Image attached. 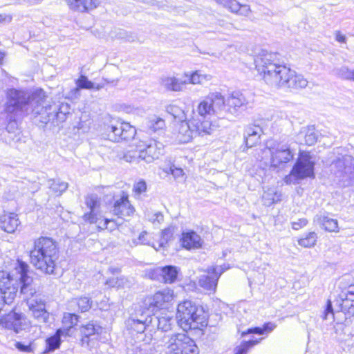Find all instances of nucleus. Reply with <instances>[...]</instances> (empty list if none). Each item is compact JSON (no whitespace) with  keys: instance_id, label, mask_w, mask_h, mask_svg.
Segmentation results:
<instances>
[{"instance_id":"f704fd0d","label":"nucleus","mask_w":354,"mask_h":354,"mask_svg":"<svg viewBox=\"0 0 354 354\" xmlns=\"http://www.w3.org/2000/svg\"><path fill=\"white\" fill-rule=\"evenodd\" d=\"M281 194L277 192L274 188H268L265 190L262 195V201L264 205L270 206L281 201Z\"/></svg>"},{"instance_id":"7ed1b4c3","label":"nucleus","mask_w":354,"mask_h":354,"mask_svg":"<svg viewBox=\"0 0 354 354\" xmlns=\"http://www.w3.org/2000/svg\"><path fill=\"white\" fill-rule=\"evenodd\" d=\"M58 258V248L52 239L40 237L35 241L30 259L31 264L37 270L45 274H53Z\"/></svg>"},{"instance_id":"69168bd1","label":"nucleus","mask_w":354,"mask_h":354,"mask_svg":"<svg viewBox=\"0 0 354 354\" xmlns=\"http://www.w3.org/2000/svg\"><path fill=\"white\" fill-rule=\"evenodd\" d=\"M317 141V136L315 133L310 132L305 136V142L308 145H313Z\"/></svg>"},{"instance_id":"0e129e2a","label":"nucleus","mask_w":354,"mask_h":354,"mask_svg":"<svg viewBox=\"0 0 354 354\" xmlns=\"http://www.w3.org/2000/svg\"><path fill=\"white\" fill-rule=\"evenodd\" d=\"M329 316H331V319H333L334 313H333V307H332V304L330 300H328L327 302L326 308L324 311V318L325 319H330Z\"/></svg>"},{"instance_id":"c03bdc74","label":"nucleus","mask_w":354,"mask_h":354,"mask_svg":"<svg viewBox=\"0 0 354 354\" xmlns=\"http://www.w3.org/2000/svg\"><path fill=\"white\" fill-rule=\"evenodd\" d=\"M173 234V230L171 228H167L162 231L160 234V239L158 243V245L152 244L151 246L156 250H160L161 248L165 247L168 241L171 238Z\"/></svg>"},{"instance_id":"de8ad7c7","label":"nucleus","mask_w":354,"mask_h":354,"mask_svg":"<svg viewBox=\"0 0 354 354\" xmlns=\"http://www.w3.org/2000/svg\"><path fill=\"white\" fill-rule=\"evenodd\" d=\"M131 246H136L138 245H147L151 244V236L147 231H142L140 233L137 239H133L130 243Z\"/></svg>"},{"instance_id":"5fc2aeb1","label":"nucleus","mask_w":354,"mask_h":354,"mask_svg":"<svg viewBox=\"0 0 354 354\" xmlns=\"http://www.w3.org/2000/svg\"><path fill=\"white\" fill-rule=\"evenodd\" d=\"M147 219L152 223H161L164 220L162 214L160 212L154 213H148L146 214Z\"/></svg>"},{"instance_id":"052dcab7","label":"nucleus","mask_w":354,"mask_h":354,"mask_svg":"<svg viewBox=\"0 0 354 354\" xmlns=\"http://www.w3.org/2000/svg\"><path fill=\"white\" fill-rule=\"evenodd\" d=\"M167 173H170L176 179L183 178L185 175L183 170L181 168L176 167L174 165L171 166L169 170L165 171Z\"/></svg>"},{"instance_id":"6e6552de","label":"nucleus","mask_w":354,"mask_h":354,"mask_svg":"<svg viewBox=\"0 0 354 354\" xmlns=\"http://www.w3.org/2000/svg\"><path fill=\"white\" fill-rule=\"evenodd\" d=\"M136 134L135 127L127 122H110L103 127V138L115 142L130 140Z\"/></svg>"},{"instance_id":"9b49d317","label":"nucleus","mask_w":354,"mask_h":354,"mask_svg":"<svg viewBox=\"0 0 354 354\" xmlns=\"http://www.w3.org/2000/svg\"><path fill=\"white\" fill-rule=\"evenodd\" d=\"M0 326L19 333L28 329L31 326V322L23 313H11L0 318Z\"/></svg>"},{"instance_id":"4be33fe9","label":"nucleus","mask_w":354,"mask_h":354,"mask_svg":"<svg viewBox=\"0 0 354 354\" xmlns=\"http://www.w3.org/2000/svg\"><path fill=\"white\" fill-rule=\"evenodd\" d=\"M186 84L187 80H182L174 76H163L160 79V85L170 91H181Z\"/></svg>"},{"instance_id":"f03ea898","label":"nucleus","mask_w":354,"mask_h":354,"mask_svg":"<svg viewBox=\"0 0 354 354\" xmlns=\"http://www.w3.org/2000/svg\"><path fill=\"white\" fill-rule=\"evenodd\" d=\"M255 67L267 84L281 88L284 86L290 68L283 64L277 53L261 52L254 59Z\"/></svg>"},{"instance_id":"2eb2a0df","label":"nucleus","mask_w":354,"mask_h":354,"mask_svg":"<svg viewBox=\"0 0 354 354\" xmlns=\"http://www.w3.org/2000/svg\"><path fill=\"white\" fill-rule=\"evenodd\" d=\"M27 306L31 316L38 322L46 324L48 322L50 314L46 309V302L41 296H36L34 299H28Z\"/></svg>"},{"instance_id":"e433bc0d","label":"nucleus","mask_w":354,"mask_h":354,"mask_svg":"<svg viewBox=\"0 0 354 354\" xmlns=\"http://www.w3.org/2000/svg\"><path fill=\"white\" fill-rule=\"evenodd\" d=\"M13 279L6 271H0V290L2 292H10L12 288H17L12 283Z\"/></svg>"},{"instance_id":"aec40b11","label":"nucleus","mask_w":354,"mask_h":354,"mask_svg":"<svg viewBox=\"0 0 354 354\" xmlns=\"http://www.w3.org/2000/svg\"><path fill=\"white\" fill-rule=\"evenodd\" d=\"M216 1L235 14L248 16L251 12L248 5L241 4L236 0H216Z\"/></svg>"},{"instance_id":"8fccbe9b","label":"nucleus","mask_w":354,"mask_h":354,"mask_svg":"<svg viewBox=\"0 0 354 354\" xmlns=\"http://www.w3.org/2000/svg\"><path fill=\"white\" fill-rule=\"evenodd\" d=\"M147 127L152 131L156 132L165 127V122L162 118L155 116L149 120Z\"/></svg>"},{"instance_id":"a878e982","label":"nucleus","mask_w":354,"mask_h":354,"mask_svg":"<svg viewBox=\"0 0 354 354\" xmlns=\"http://www.w3.org/2000/svg\"><path fill=\"white\" fill-rule=\"evenodd\" d=\"M314 222L319 224L326 231L337 232L339 231L338 221L324 214H317L314 218Z\"/></svg>"},{"instance_id":"dca6fc26","label":"nucleus","mask_w":354,"mask_h":354,"mask_svg":"<svg viewBox=\"0 0 354 354\" xmlns=\"http://www.w3.org/2000/svg\"><path fill=\"white\" fill-rule=\"evenodd\" d=\"M81 333L83 335L82 344H86L90 347H93L96 342L102 339L104 330L100 326L91 322L83 326Z\"/></svg>"},{"instance_id":"72a5a7b5","label":"nucleus","mask_w":354,"mask_h":354,"mask_svg":"<svg viewBox=\"0 0 354 354\" xmlns=\"http://www.w3.org/2000/svg\"><path fill=\"white\" fill-rule=\"evenodd\" d=\"M77 87L75 88V92L78 93L80 89H95L99 91L104 86V84H95L91 81L88 80L87 77L81 75L76 81Z\"/></svg>"},{"instance_id":"3c124183","label":"nucleus","mask_w":354,"mask_h":354,"mask_svg":"<svg viewBox=\"0 0 354 354\" xmlns=\"http://www.w3.org/2000/svg\"><path fill=\"white\" fill-rule=\"evenodd\" d=\"M259 342L257 340L245 342L234 348V354H247L248 351Z\"/></svg>"},{"instance_id":"a211bd4d","label":"nucleus","mask_w":354,"mask_h":354,"mask_svg":"<svg viewBox=\"0 0 354 354\" xmlns=\"http://www.w3.org/2000/svg\"><path fill=\"white\" fill-rule=\"evenodd\" d=\"M111 212L114 215L124 218L133 216L135 208L129 201L128 195L123 192L121 196L115 201Z\"/></svg>"},{"instance_id":"79ce46f5","label":"nucleus","mask_w":354,"mask_h":354,"mask_svg":"<svg viewBox=\"0 0 354 354\" xmlns=\"http://www.w3.org/2000/svg\"><path fill=\"white\" fill-rule=\"evenodd\" d=\"M317 241V234L314 232H308L304 237H302L298 240L299 245L305 248L313 247Z\"/></svg>"},{"instance_id":"864d4df0","label":"nucleus","mask_w":354,"mask_h":354,"mask_svg":"<svg viewBox=\"0 0 354 354\" xmlns=\"http://www.w3.org/2000/svg\"><path fill=\"white\" fill-rule=\"evenodd\" d=\"M128 281L124 277L111 278L106 281V284L110 287L125 288Z\"/></svg>"},{"instance_id":"cd10ccee","label":"nucleus","mask_w":354,"mask_h":354,"mask_svg":"<svg viewBox=\"0 0 354 354\" xmlns=\"http://www.w3.org/2000/svg\"><path fill=\"white\" fill-rule=\"evenodd\" d=\"M290 75L287 77L283 87L290 88H303L308 84V81L301 75H297L295 71L290 69Z\"/></svg>"},{"instance_id":"4d7b16f0","label":"nucleus","mask_w":354,"mask_h":354,"mask_svg":"<svg viewBox=\"0 0 354 354\" xmlns=\"http://www.w3.org/2000/svg\"><path fill=\"white\" fill-rule=\"evenodd\" d=\"M207 272L208 274H212L214 278H216L218 281L221 275L225 272V269L223 268V266H212L209 268Z\"/></svg>"},{"instance_id":"5701e85b","label":"nucleus","mask_w":354,"mask_h":354,"mask_svg":"<svg viewBox=\"0 0 354 354\" xmlns=\"http://www.w3.org/2000/svg\"><path fill=\"white\" fill-rule=\"evenodd\" d=\"M153 322V317L149 315H144L142 314L140 318H131L128 320V325L134 331L142 333L149 324Z\"/></svg>"},{"instance_id":"2f4dec72","label":"nucleus","mask_w":354,"mask_h":354,"mask_svg":"<svg viewBox=\"0 0 354 354\" xmlns=\"http://www.w3.org/2000/svg\"><path fill=\"white\" fill-rule=\"evenodd\" d=\"M217 279L212 274H203L198 279V285L206 291L214 293L217 287Z\"/></svg>"},{"instance_id":"9d476101","label":"nucleus","mask_w":354,"mask_h":354,"mask_svg":"<svg viewBox=\"0 0 354 354\" xmlns=\"http://www.w3.org/2000/svg\"><path fill=\"white\" fill-rule=\"evenodd\" d=\"M15 272L18 275L17 277L21 283L20 292L26 303L28 299H34L36 296H40L37 294L32 278L28 275L29 266L27 263L18 261L15 268Z\"/></svg>"},{"instance_id":"6e6d98bb","label":"nucleus","mask_w":354,"mask_h":354,"mask_svg":"<svg viewBox=\"0 0 354 354\" xmlns=\"http://www.w3.org/2000/svg\"><path fill=\"white\" fill-rule=\"evenodd\" d=\"M255 134H263V130L258 125H249L245 128L244 136H251Z\"/></svg>"},{"instance_id":"4468645a","label":"nucleus","mask_w":354,"mask_h":354,"mask_svg":"<svg viewBox=\"0 0 354 354\" xmlns=\"http://www.w3.org/2000/svg\"><path fill=\"white\" fill-rule=\"evenodd\" d=\"M267 149L271 154V164L273 167H278L280 164L286 163L291 160L293 154L290 147L286 145L267 143Z\"/></svg>"},{"instance_id":"774afa93","label":"nucleus","mask_w":354,"mask_h":354,"mask_svg":"<svg viewBox=\"0 0 354 354\" xmlns=\"http://www.w3.org/2000/svg\"><path fill=\"white\" fill-rule=\"evenodd\" d=\"M124 36L121 37L124 39L126 41L129 42H133L136 40V37L132 33L124 32Z\"/></svg>"},{"instance_id":"0eeeda50","label":"nucleus","mask_w":354,"mask_h":354,"mask_svg":"<svg viewBox=\"0 0 354 354\" xmlns=\"http://www.w3.org/2000/svg\"><path fill=\"white\" fill-rule=\"evenodd\" d=\"M85 204L90 209L83 216L85 221L95 224L100 230H108L111 232L117 228L118 224L114 220L108 219L102 215L100 201L97 196H88L85 199Z\"/></svg>"},{"instance_id":"e2e57ef3","label":"nucleus","mask_w":354,"mask_h":354,"mask_svg":"<svg viewBox=\"0 0 354 354\" xmlns=\"http://www.w3.org/2000/svg\"><path fill=\"white\" fill-rule=\"evenodd\" d=\"M15 346L17 349L22 352L32 353L33 351L30 344L26 345L21 342H17L15 344Z\"/></svg>"},{"instance_id":"f257e3e1","label":"nucleus","mask_w":354,"mask_h":354,"mask_svg":"<svg viewBox=\"0 0 354 354\" xmlns=\"http://www.w3.org/2000/svg\"><path fill=\"white\" fill-rule=\"evenodd\" d=\"M46 97L42 89H36L32 92L16 88L8 89L4 111L8 114L10 121H15V117L20 113L41 114L44 109Z\"/></svg>"},{"instance_id":"20e7f679","label":"nucleus","mask_w":354,"mask_h":354,"mask_svg":"<svg viewBox=\"0 0 354 354\" xmlns=\"http://www.w3.org/2000/svg\"><path fill=\"white\" fill-rule=\"evenodd\" d=\"M220 127L217 120H200L193 118L176 124L173 138L179 143H187L194 135H211Z\"/></svg>"},{"instance_id":"1a4fd4ad","label":"nucleus","mask_w":354,"mask_h":354,"mask_svg":"<svg viewBox=\"0 0 354 354\" xmlns=\"http://www.w3.org/2000/svg\"><path fill=\"white\" fill-rule=\"evenodd\" d=\"M314 161L307 152H302L293 167L290 174L286 176V184H296L299 180L314 176Z\"/></svg>"},{"instance_id":"ea45409f","label":"nucleus","mask_w":354,"mask_h":354,"mask_svg":"<svg viewBox=\"0 0 354 354\" xmlns=\"http://www.w3.org/2000/svg\"><path fill=\"white\" fill-rule=\"evenodd\" d=\"M70 106L68 104H62L59 108L58 111L55 114H48V120L56 119L57 122H62L66 118V115L69 113Z\"/></svg>"},{"instance_id":"13d9d810","label":"nucleus","mask_w":354,"mask_h":354,"mask_svg":"<svg viewBox=\"0 0 354 354\" xmlns=\"http://www.w3.org/2000/svg\"><path fill=\"white\" fill-rule=\"evenodd\" d=\"M133 190L136 195H140L141 194L145 192L147 190V184L145 181L142 180L135 183Z\"/></svg>"},{"instance_id":"f3484780","label":"nucleus","mask_w":354,"mask_h":354,"mask_svg":"<svg viewBox=\"0 0 354 354\" xmlns=\"http://www.w3.org/2000/svg\"><path fill=\"white\" fill-rule=\"evenodd\" d=\"M247 104L245 96L239 91L232 92L225 98L226 119L237 115L239 110Z\"/></svg>"},{"instance_id":"09e8293b","label":"nucleus","mask_w":354,"mask_h":354,"mask_svg":"<svg viewBox=\"0 0 354 354\" xmlns=\"http://www.w3.org/2000/svg\"><path fill=\"white\" fill-rule=\"evenodd\" d=\"M140 150L138 149V143L136 145V149L133 150H128L126 151L122 158L127 162H139L141 158Z\"/></svg>"},{"instance_id":"7c9ffc66","label":"nucleus","mask_w":354,"mask_h":354,"mask_svg":"<svg viewBox=\"0 0 354 354\" xmlns=\"http://www.w3.org/2000/svg\"><path fill=\"white\" fill-rule=\"evenodd\" d=\"M70 8L74 10L85 12L97 7L93 0H66Z\"/></svg>"},{"instance_id":"c9c22d12","label":"nucleus","mask_w":354,"mask_h":354,"mask_svg":"<svg viewBox=\"0 0 354 354\" xmlns=\"http://www.w3.org/2000/svg\"><path fill=\"white\" fill-rule=\"evenodd\" d=\"M341 310L345 313L354 315V294H341Z\"/></svg>"},{"instance_id":"680f3d73","label":"nucleus","mask_w":354,"mask_h":354,"mask_svg":"<svg viewBox=\"0 0 354 354\" xmlns=\"http://www.w3.org/2000/svg\"><path fill=\"white\" fill-rule=\"evenodd\" d=\"M292 227L295 230H299L308 224V220L305 218H299L297 221H292L291 223Z\"/></svg>"},{"instance_id":"c85d7f7f","label":"nucleus","mask_w":354,"mask_h":354,"mask_svg":"<svg viewBox=\"0 0 354 354\" xmlns=\"http://www.w3.org/2000/svg\"><path fill=\"white\" fill-rule=\"evenodd\" d=\"M351 157L349 156H345L341 158H338L336 161L333 162V169H336L337 172L339 173V177H344L345 175L351 173Z\"/></svg>"},{"instance_id":"6ab92c4d","label":"nucleus","mask_w":354,"mask_h":354,"mask_svg":"<svg viewBox=\"0 0 354 354\" xmlns=\"http://www.w3.org/2000/svg\"><path fill=\"white\" fill-rule=\"evenodd\" d=\"M180 336H187L184 333H176L172 335H165L162 337V342L166 348L167 354H182V347L184 343L180 341L183 337Z\"/></svg>"},{"instance_id":"393cba45","label":"nucleus","mask_w":354,"mask_h":354,"mask_svg":"<svg viewBox=\"0 0 354 354\" xmlns=\"http://www.w3.org/2000/svg\"><path fill=\"white\" fill-rule=\"evenodd\" d=\"M181 243L186 249H197L201 247L202 239L198 234L192 231L183 234Z\"/></svg>"},{"instance_id":"bb28decb","label":"nucleus","mask_w":354,"mask_h":354,"mask_svg":"<svg viewBox=\"0 0 354 354\" xmlns=\"http://www.w3.org/2000/svg\"><path fill=\"white\" fill-rule=\"evenodd\" d=\"M184 76L187 78V84L202 85L212 80V76L210 74L205 73L202 71L197 70L191 73H185Z\"/></svg>"},{"instance_id":"603ef678","label":"nucleus","mask_w":354,"mask_h":354,"mask_svg":"<svg viewBox=\"0 0 354 354\" xmlns=\"http://www.w3.org/2000/svg\"><path fill=\"white\" fill-rule=\"evenodd\" d=\"M276 327V325L273 323L269 322L266 324H264L263 328H254L252 329H249L246 333H243L242 335H244L245 334L248 333H257L259 335L263 334L265 332H271Z\"/></svg>"},{"instance_id":"c756f323","label":"nucleus","mask_w":354,"mask_h":354,"mask_svg":"<svg viewBox=\"0 0 354 354\" xmlns=\"http://www.w3.org/2000/svg\"><path fill=\"white\" fill-rule=\"evenodd\" d=\"M92 305V301L90 298L87 297H81L72 299L69 302V308L75 311H80L82 313L88 311Z\"/></svg>"},{"instance_id":"412c9836","label":"nucleus","mask_w":354,"mask_h":354,"mask_svg":"<svg viewBox=\"0 0 354 354\" xmlns=\"http://www.w3.org/2000/svg\"><path fill=\"white\" fill-rule=\"evenodd\" d=\"M180 270L173 266H167L165 267L157 268L154 272L156 274L160 275L161 280L165 283H174L179 273Z\"/></svg>"},{"instance_id":"58836bf2","label":"nucleus","mask_w":354,"mask_h":354,"mask_svg":"<svg viewBox=\"0 0 354 354\" xmlns=\"http://www.w3.org/2000/svg\"><path fill=\"white\" fill-rule=\"evenodd\" d=\"M333 74L339 78L354 82V70L348 68L346 66L335 68Z\"/></svg>"},{"instance_id":"49530a36","label":"nucleus","mask_w":354,"mask_h":354,"mask_svg":"<svg viewBox=\"0 0 354 354\" xmlns=\"http://www.w3.org/2000/svg\"><path fill=\"white\" fill-rule=\"evenodd\" d=\"M48 185L50 189L57 195H61L68 188V183L59 180H50Z\"/></svg>"},{"instance_id":"473e14b6","label":"nucleus","mask_w":354,"mask_h":354,"mask_svg":"<svg viewBox=\"0 0 354 354\" xmlns=\"http://www.w3.org/2000/svg\"><path fill=\"white\" fill-rule=\"evenodd\" d=\"M65 329H58L55 334L46 339V348L44 353L54 351L58 348L61 344L60 337L62 335H66L65 334Z\"/></svg>"},{"instance_id":"4c0bfd02","label":"nucleus","mask_w":354,"mask_h":354,"mask_svg":"<svg viewBox=\"0 0 354 354\" xmlns=\"http://www.w3.org/2000/svg\"><path fill=\"white\" fill-rule=\"evenodd\" d=\"M180 339L184 343L182 347V354H198V349L193 339L188 336H180Z\"/></svg>"},{"instance_id":"a18cd8bd","label":"nucleus","mask_w":354,"mask_h":354,"mask_svg":"<svg viewBox=\"0 0 354 354\" xmlns=\"http://www.w3.org/2000/svg\"><path fill=\"white\" fill-rule=\"evenodd\" d=\"M78 321V316L73 313H64L62 323L64 325L65 334L67 335L69 330L77 324Z\"/></svg>"},{"instance_id":"37998d69","label":"nucleus","mask_w":354,"mask_h":354,"mask_svg":"<svg viewBox=\"0 0 354 354\" xmlns=\"http://www.w3.org/2000/svg\"><path fill=\"white\" fill-rule=\"evenodd\" d=\"M155 321L158 323V329H161L163 331H168L171 328L172 316L165 315L161 317H153V322Z\"/></svg>"},{"instance_id":"a19ab883","label":"nucleus","mask_w":354,"mask_h":354,"mask_svg":"<svg viewBox=\"0 0 354 354\" xmlns=\"http://www.w3.org/2000/svg\"><path fill=\"white\" fill-rule=\"evenodd\" d=\"M17 292V288H12L10 292L0 290V310L5 304H10L14 301Z\"/></svg>"},{"instance_id":"f8f14e48","label":"nucleus","mask_w":354,"mask_h":354,"mask_svg":"<svg viewBox=\"0 0 354 354\" xmlns=\"http://www.w3.org/2000/svg\"><path fill=\"white\" fill-rule=\"evenodd\" d=\"M174 297L173 290L165 288L157 291L152 296L147 298L145 304L151 311L165 309L174 299Z\"/></svg>"},{"instance_id":"39448f33","label":"nucleus","mask_w":354,"mask_h":354,"mask_svg":"<svg viewBox=\"0 0 354 354\" xmlns=\"http://www.w3.org/2000/svg\"><path fill=\"white\" fill-rule=\"evenodd\" d=\"M176 319L184 330L199 328L206 324L203 308L189 299L178 304Z\"/></svg>"},{"instance_id":"bf43d9fd","label":"nucleus","mask_w":354,"mask_h":354,"mask_svg":"<svg viewBox=\"0 0 354 354\" xmlns=\"http://www.w3.org/2000/svg\"><path fill=\"white\" fill-rule=\"evenodd\" d=\"M262 134H255L254 136H244L245 145L248 147H252L259 142Z\"/></svg>"},{"instance_id":"423d86ee","label":"nucleus","mask_w":354,"mask_h":354,"mask_svg":"<svg viewBox=\"0 0 354 354\" xmlns=\"http://www.w3.org/2000/svg\"><path fill=\"white\" fill-rule=\"evenodd\" d=\"M196 112L202 120L212 115L226 119L225 97L218 91L210 92L198 103Z\"/></svg>"},{"instance_id":"b1692460","label":"nucleus","mask_w":354,"mask_h":354,"mask_svg":"<svg viewBox=\"0 0 354 354\" xmlns=\"http://www.w3.org/2000/svg\"><path fill=\"white\" fill-rule=\"evenodd\" d=\"M17 214L9 213L2 216L1 228L8 233H14L20 225Z\"/></svg>"},{"instance_id":"ddd939ff","label":"nucleus","mask_w":354,"mask_h":354,"mask_svg":"<svg viewBox=\"0 0 354 354\" xmlns=\"http://www.w3.org/2000/svg\"><path fill=\"white\" fill-rule=\"evenodd\" d=\"M138 149L140 150L141 160H144L147 163L152 162L153 160L158 159L163 154V145L156 140H140L138 142Z\"/></svg>"},{"instance_id":"338daca9","label":"nucleus","mask_w":354,"mask_h":354,"mask_svg":"<svg viewBox=\"0 0 354 354\" xmlns=\"http://www.w3.org/2000/svg\"><path fill=\"white\" fill-rule=\"evenodd\" d=\"M335 35V39L337 41H338L339 43H346V38L344 35L342 34L341 32L336 31Z\"/></svg>"}]
</instances>
